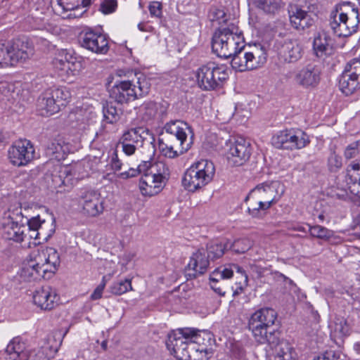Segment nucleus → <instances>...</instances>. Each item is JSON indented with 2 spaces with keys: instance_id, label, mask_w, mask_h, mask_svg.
<instances>
[{
  "instance_id": "obj_28",
  "label": "nucleus",
  "mask_w": 360,
  "mask_h": 360,
  "mask_svg": "<svg viewBox=\"0 0 360 360\" xmlns=\"http://www.w3.org/2000/svg\"><path fill=\"white\" fill-rule=\"evenodd\" d=\"M288 13L291 25L298 31L304 30L314 24L311 15L297 6H291Z\"/></svg>"
},
{
  "instance_id": "obj_27",
  "label": "nucleus",
  "mask_w": 360,
  "mask_h": 360,
  "mask_svg": "<svg viewBox=\"0 0 360 360\" xmlns=\"http://www.w3.org/2000/svg\"><path fill=\"white\" fill-rule=\"evenodd\" d=\"M82 208L89 217H97L103 213V200L100 193L91 191H87L83 196Z\"/></svg>"
},
{
  "instance_id": "obj_56",
  "label": "nucleus",
  "mask_w": 360,
  "mask_h": 360,
  "mask_svg": "<svg viewBox=\"0 0 360 360\" xmlns=\"http://www.w3.org/2000/svg\"><path fill=\"white\" fill-rule=\"evenodd\" d=\"M117 7L116 0H103L100 4L99 11L103 14H110L115 11Z\"/></svg>"
},
{
  "instance_id": "obj_62",
  "label": "nucleus",
  "mask_w": 360,
  "mask_h": 360,
  "mask_svg": "<svg viewBox=\"0 0 360 360\" xmlns=\"http://www.w3.org/2000/svg\"><path fill=\"white\" fill-rule=\"evenodd\" d=\"M134 257V254L131 252H126L124 253L121 259L120 262L122 265H127L129 262H131Z\"/></svg>"
},
{
  "instance_id": "obj_13",
  "label": "nucleus",
  "mask_w": 360,
  "mask_h": 360,
  "mask_svg": "<svg viewBox=\"0 0 360 360\" xmlns=\"http://www.w3.org/2000/svg\"><path fill=\"white\" fill-rule=\"evenodd\" d=\"M34 146L27 139L14 142L8 150V157L11 163L17 167L27 165L34 158Z\"/></svg>"
},
{
  "instance_id": "obj_37",
  "label": "nucleus",
  "mask_w": 360,
  "mask_h": 360,
  "mask_svg": "<svg viewBox=\"0 0 360 360\" xmlns=\"http://www.w3.org/2000/svg\"><path fill=\"white\" fill-rule=\"evenodd\" d=\"M330 36L325 32H320L315 36L313 49L318 57H321L327 53L330 47Z\"/></svg>"
},
{
  "instance_id": "obj_24",
  "label": "nucleus",
  "mask_w": 360,
  "mask_h": 360,
  "mask_svg": "<svg viewBox=\"0 0 360 360\" xmlns=\"http://www.w3.org/2000/svg\"><path fill=\"white\" fill-rule=\"evenodd\" d=\"M32 298L34 304L44 310L53 309L59 301L56 290L51 286H44L36 290Z\"/></svg>"
},
{
  "instance_id": "obj_29",
  "label": "nucleus",
  "mask_w": 360,
  "mask_h": 360,
  "mask_svg": "<svg viewBox=\"0 0 360 360\" xmlns=\"http://www.w3.org/2000/svg\"><path fill=\"white\" fill-rule=\"evenodd\" d=\"M70 151V146L63 137L58 136L47 145L46 153L51 158L58 161L64 160Z\"/></svg>"
},
{
  "instance_id": "obj_21",
  "label": "nucleus",
  "mask_w": 360,
  "mask_h": 360,
  "mask_svg": "<svg viewBox=\"0 0 360 360\" xmlns=\"http://www.w3.org/2000/svg\"><path fill=\"white\" fill-rule=\"evenodd\" d=\"M276 47L279 56L285 62L295 63L302 56V46L297 39H277L276 41Z\"/></svg>"
},
{
  "instance_id": "obj_48",
  "label": "nucleus",
  "mask_w": 360,
  "mask_h": 360,
  "mask_svg": "<svg viewBox=\"0 0 360 360\" xmlns=\"http://www.w3.org/2000/svg\"><path fill=\"white\" fill-rule=\"evenodd\" d=\"M110 292L116 295H122L132 290L131 280L126 278L124 281L114 282L110 287Z\"/></svg>"
},
{
  "instance_id": "obj_2",
  "label": "nucleus",
  "mask_w": 360,
  "mask_h": 360,
  "mask_svg": "<svg viewBox=\"0 0 360 360\" xmlns=\"http://www.w3.org/2000/svg\"><path fill=\"white\" fill-rule=\"evenodd\" d=\"M30 259L23 264L20 277L26 281L49 278L60 265V257L55 248L41 247L32 251Z\"/></svg>"
},
{
  "instance_id": "obj_63",
  "label": "nucleus",
  "mask_w": 360,
  "mask_h": 360,
  "mask_svg": "<svg viewBox=\"0 0 360 360\" xmlns=\"http://www.w3.org/2000/svg\"><path fill=\"white\" fill-rule=\"evenodd\" d=\"M218 283H219V281H210V287L217 294H219L220 295H224L225 291L220 286L217 285Z\"/></svg>"
},
{
  "instance_id": "obj_10",
  "label": "nucleus",
  "mask_w": 360,
  "mask_h": 360,
  "mask_svg": "<svg viewBox=\"0 0 360 360\" xmlns=\"http://www.w3.org/2000/svg\"><path fill=\"white\" fill-rule=\"evenodd\" d=\"M33 54L32 44L25 39H16L10 42L0 41V66H14L25 62Z\"/></svg>"
},
{
  "instance_id": "obj_55",
  "label": "nucleus",
  "mask_w": 360,
  "mask_h": 360,
  "mask_svg": "<svg viewBox=\"0 0 360 360\" xmlns=\"http://www.w3.org/2000/svg\"><path fill=\"white\" fill-rule=\"evenodd\" d=\"M360 151V141L353 142L348 145L344 153L345 158L347 160L355 158Z\"/></svg>"
},
{
  "instance_id": "obj_5",
  "label": "nucleus",
  "mask_w": 360,
  "mask_h": 360,
  "mask_svg": "<svg viewBox=\"0 0 360 360\" xmlns=\"http://www.w3.org/2000/svg\"><path fill=\"white\" fill-rule=\"evenodd\" d=\"M244 47L243 33L233 24L218 29L212 37V49L218 57L230 58Z\"/></svg>"
},
{
  "instance_id": "obj_34",
  "label": "nucleus",
  "mask_w": 360,
  "mask_h": 360,
  "mask_svg": "<svg viewBox=\"0 0 360 360\" xmlns=\"http://www.w3.org/2000/svg\"><path fill=\"white\" fill-rule=\"evenodd\" d=\"M158 148L160 153L165 158H176L189 150V143L186 146H179L178 144H172L169 141H164L159 139Z\"/></svg>"
},
{
  "instance_id": "obj_3",
  "label": "nucleus",
  "mask_w": 360,
  "mask_h": 360,
  "mask_svg": "<svg viewBox=\"0 0 360 360\" xmlns=\"http://www.w3.org/2000/svg\"><path fill=\"white\" fill-rule=\"evenodd\" d=\"M284 186L278 181L258 184L245 198L249 202L247 212L252 218L262 219L265 212L284 193Z\"/></svg>"
},
{
  "instance_id": "obj_31",
  "label": "nucleus",
  "mask_w": 360,
  "mask_h": 360,
  "mask_svg": "<svg viewBox=\"0 0 360 360\" xmlns=\"http://www.w3.org/2000/svg\"><path fill=\"white\" fill-rule=\"evenodd\" d=\"M29 229L24 225H20L13 221H9L4 225L3 231L4 237L18 243L26 240L29 238Z\"/></svg>"
},
{
  "instance_id": "obj_23",
  "label": "nucleus",
  "mask_w": 360,
  "mask_h": 360,
  "mask_svg": "<svg viewBox=\"0 0 360 360\" xmlns=\"http://www.w3.org/2000/svg\"><path fill=\"white\" fill-rule=\"evenodd\" d=\"M91 0H57L55 11L63 18H75L81 17L86 10L77 13L80 7L86 8L91 4Z\"/></svg>"
},
{
  "instance_id": "obj_41",
  "label": "nucleus",
  "mask_w": 360,
  "mask_h": 360,
  "mask_svg": "<svg viewBox=\"0 0 360 360\" xmlns=\"http://www.w3.org/2000/svg\"><path fill=\"white\" fill-rule=\"evenodd\" d=\"M75 174L72 173V168L68 166H58V174L52 175L53 186L55 188L60 187L63 185H66L71 180L72 176Z\"/></svg>"
},
{
  "instance_id": "obj_57",
  "label": "nucleus",
  "mask_w": 360,
  "mask_h": 360,
  "mask_svg": "<svg viewBox=\"0 0 360 360\" xmlns=\"http://www.w3.org/2000/svg\"><path fill=\"white\" fill-rule=\"evenodd\" d=\"M209 17L212 22H217L218 25H221L226 20L225 12L219 8L212 9L210 12Z\"/></svg>"
},
{
  "instance_id": "obj_6",
  "label": "nucleus",
  "mask_w": 360,
  "mask_h": 360,
  "mask_svg": "<svg viewBox=\"0 0 360 360\" xmlns=\"http://www.w3.org/2000/svg\"><path fill=\"white\" fill-rule=\"evenodd\" d=\"M215 174V167L212 162L200 160L188 168L182 179L185 189L195 192L212 181Z\"/></svg>"
},
{
  "instance_id": "obj_58",
  "label": "nucleus",
  "mask_w": 360,
  "mask_h": 360,
  "mask_svg": "<svg viewBox=\"0 0 360 360\" xmlns=\"http://www.w3.org/2000/svg\"><path fill=\"white\" fill-rule=\"evenodd\" d=\"M150 15L152 17L161 18L162 15V6L159 1H153L148 6Z\"/></svg>"
},
{
  "instance_id": "obj_53",
  "label": "nucleus",
  "mask_w": 360,
  "mask_h": 360,
  "mask_svg": "<svg viewBox=\"0 0 360 360\" xmlns=\"http://www.w3.org/2000/svg\"><path fill=\"white\" fill-rule=\"evenodd\" d=\"M157 105L154 102L144 103L141 107V111L143 113V119L146 120H150L155 116L157 113Z\"/></svg>"
},
{
  "instance_id": "obj_39",
  "label": "nucleus",
  "mask_w": 360,
  "mask_h": 360,
  "mask_svg": "<svg viewBox=\"0 0 360 360\" xmlns=\"http://www.w3.org/2000/svg\"><path fill=\"white\" fill-rule=\"evenodd\" d=\"M328 326L330 335L335 338H341L349 335V327L343 317L336 316Z\"/></svg>"
},
{
  "instance_id": "obj_43",
  "label": "nucleus",
  "mask_w": 360,
  "mask_h": 360,
  "mask_svg": "<svg viewBox=\"0 0 360 360\" xmlns=\"http://www.w3.org/2000/svg\"><path fill=\"white\" fill-rule=\"evenodd\" d=\"M148 174L166 183L169 176V169L165 162L158 161L153 163Z\"/></svg>"
},
{
  "instance_id": "obj_4",
  "label": "nucleus",
  "mask_w": 360,
  "mask_h": 360,
  "mask_svg": "<svg viewBox=\"0 0 360 360\" xmlns=\"http://www.w3.org/2000/svg\"><path fill=\"white\" fill-rule=\"evenodd\" d=\"M359 24V11L349 1L335 6L330 15V26L338 37H348L357 31Z\"/></svg>"
},
{
  "instance_id": "obj_52",
  "label": "nucleus",
  "mask_w": 360,
  "mask_h": 360,
  "mask_svg": "<svg viewBox=\"0 0 360 360\" xmlns=\"http://www.w3.org/2000/svg\"><path fill=\"white\" fill-rule=\"evenodd\" d=\"M349 75L360 80V58H354L349 60L345 67Z\"/></svg>"
},
{
  "instance_id": "obj_50",
  "label": "nucleus",
  "mask_w": 360,
  "mask_h": 360,
  "mask_svg": "<svg viewBox=\"0 0 360 360\" xmlns=\"http://www.w3.org/2000/svg\"><path fill=\"white\" fill-rule=\"evenodd\" d=\"M309 233L314 238L327 240L333 236V232L323 226H309Z\"/></svg>"
},
{
  "instance_id": "obj_61",
  "label": "nucleus",
  "mask_w": 360,
  "mask_h": 360,
  "mask_svg": "<svg viewBox=\"0 0 360 360\" xmlns=\"http://www.w3.org/2000/svg\"><path fill=\"white\" fill-rule=\"evenodd\" d=\"M120 145L122 146L123 153L128 156L134 155L136 150L139 148V147L134 145H129V143H120Z\"/></svg>"
},
{
  "instance_id": "obj_49",
  "label": "nucleus",
  "mask_w": 360,
  "mask_h": 360,
  "mask_svg": "<svg viewBox=\"0 0 360 360\" xmlns=\"http://www.w3.org/2000/svg\"><path fill=\"white\" fill-rule=\"evenodd\" d=\"M206 251V255L210 259H214L221 257L224 253V246L221 243L217 242H211L207 246Z\"/></svg>"
},
{
  "instance_id": "obj_33",
  "label": "nucleus",
  "mask_w": 360,
  "mask_h": 360,
  "mask_svg": "<svg viewBox=\"0 0 360 360\" xmlns=\"http://www.w3.org/2000/svg\"><path fill=\"white\" fill-rule=\"evenodd\" d=\"M37 110L42 116H50L60 110L58 103H56L49 89L44 91L39 97Z\"/></svg>"
},
{
  "instance_id": "obj_16",
  "label": "nucleus",
  "mask_w": 360,
  "mask_h": 360,
  "mask_svg": "<svg viewBox=\"0 0 360 360\" xmlns=\"http://www.w3.org/2000/svg\"><path fill=\"white\" fill-rule=\"evenodd\" d=\"M80 44L82 47L96 54H105L109 50L106 35L92 30H86L81 34Z\"/></svg>"
},
{
  "instance_id": "obj_8",
  "label": "nucleus",
  "mask_w": 360,
  "mask_h": 360,
  "mask_svg": "<svg viewBox=\"0 0 360 360\" xmlns=\"http://www.w3.org/2000/svg\"><path fill=\"white\" fill-rule=\"evenodd\" d=\"M150 88L148 79L141 76L136 82L124 80L115 84L110 90V97L118 103H127L147 95Z\"/></svg>"
},
{
  "instance_id": "obj_47",
  "label": "nucleus",
  "mask_w": 360,
  "mask_h": 360,
  "mask_svg": "<svg viewBox=\"0 0 360 360\" xmlns=\"http://www.w3.org/2000/svg\"><path fill=\"white\" fill-rule=\"evenodd\" d=\"M103 121L109 124L117 122L120 120V113L117 109L110 103L103 106Z\"/></svg>"
},
{
  "instance_id": "obj_59",
  "label": "nucleus",
  "mask_w": 360,
  "mask_h": 360,
  "mask_svg": "<svg viewBox=\"0 0 360 360\" xmlns=\"http://www.w3.org/2000/svg\"><path fill=\"white\" fill-rule=\"evenodd\" d=\"M108 165L110 166V169L114 172V173H116L117 172L121 170L122 167V162L119 159L116 151L113 152Z\"/></svg>"
},
{
  "instance_id": "obj_60",
  "label": "nucleus",
  "mask_w": 360,
  "mask_h": 360,
  "mask_svg": "<svg viewBox=\"0 0 360 360\" xmlns=\"http://www.w3.org/2000/svg\"><path fill=\"white\" fill-rule=\"evenodd\" d=\"M105 285H106L105 277L103 276V279L101 281V283L96 288V289L94 290V292L91 295V299L93 300H96L101 298L103 290L105 287Z\"/></svg>"
},
{
  "instance_id": "obj_7",
  "label": "nucleus",
  "mask_w": 360,
  "mask_h": 360,
  "mask_svg": "<svg viewBox=\"0 0 360 360\" xmlns=\"http://www.w3.org/2000/svg\"><path fill=\"white\" fill-rule=\"evenodd\" d=\"M277 319V313L271 308L265 307L255 311L248 320V329L252 332L255 341L266 344L270 333H279L271 330Z\"/></svg>"
},
{
  "instance_id": "obj_38",
  "label": "nucleus",
  "mask_w": 360,
  "mask_h": 360,
  "mask_svg": "<svg viewBox=\"0 0 360 360\" xmlns=\"http://www.w3.org/2000/svg\"><path fill=\"white\" fill-rule=\"evenodd\" d=\"M283 5L281 0H250L249 6L266 13H275Z\"/></svg>"
},
{
  "instance_id": "obj_54",
  "label": "nucleus",
  "mask_w": 360,
  "mask_h": 360,
  "mask_svg": "<svg viewBox=\"0 0 360 360\" xmlns=\"http://www.w3.org/2000/svg\"><path fill=\"white\" fill-rule=\"evenodd\" d=\"M342 158L335 152H332L328 159V169L332 172H338L342 167Z\"/></svg>"
},
{
  "instance_id": "obj_44",
  "label": "nucleus",
  "mask_w": 360,
  "mask_h": 360,
  "mask_svg": "<svg viewBox=\"0 0 360 360\" xmlns=\"http://www.w3.org/2000/svg\"><path fill=\"white\" fill-rule=\"evenodd\" d=\"M347 177L349 181L347 184H358L359 188L356 192V195L360 198V162H352L349 164L347 169Z\"/></svg>"
},
{
  "instance_id": "obj_32",
  "label": "nucleus",
  "mask_w": 360,
  "mask_h": 360,
  "mask_svg": "<svg viewBox=\"0 0 360 360\" xmlns=\"http://www.w3.org/2000/svg\"><path fill=\"white\" fill-rule=\"evenodd\" d=\"M246 64L248 70H252L261 68L266 62L267 53L263 46H255L250 51H246Z\"/></svg>"
},
{
  "instance_id": "obj_18",
  "label": "nucleus",
  "mask_w": 360,
  "mask_h": 360,
  "mask_svg": "<svg viewBox=\"0 0 360 360\" xmlns=\"http://www.w3.org/2000/svg\"><path fill=\"white\" fill-rule=\"evenodd\" d=\"M164 130L167 136L166 140L170 141L175 138L179 146H186L189 143V149L191 148L193 142L191 139L188 140V136L192 134L193 132L186 122L181 120L171 121L165 125Z\"/></svg>"
},
{
  "instance_id": "obj_19",
  "label": "nucleus",
  "mask_w": 360,
  "mask_h": 360,
  "mask_svg": "<svg viewBox=\"0 0 360 360\" xmlns=\"http://www.w3.org/2000/svg\"><path fill=\"white\" fill-rule=\"evenodd\" d=\"M266 343L271 350L270 360H296L292 347L288 341L280 339L279 333H270Z\"/></svg>"
},
{
  "instance_id": "obj_51",
  "label": "nucleus",
  "mask_w": 360,
  "mask_h": 360,
  "mask_svg": "<svg viewBox=\"0 0 360 360\" xmlns=\"http://www.w3.org/2000/svg\"><path fill=\"white\" fill-rule=\"evenodd\" d=\"M252 246V242L248 238H241L235 240L232 249L238 253H244Z\"/></svg>"
},
{
  "instance_id": "obj_25",
  "label": "nucleus",
  "mask_w": 360,
  "mask_h": 360,
  "mask_svg": "<svg viewBox=\"0 0 360 360\" xmlns=\"http://www.w3.org/2000/svg\"><path fill=\"white\" fill-rule=\"evenodd\" d=\"M49 223L41 219L39 215L33 217L27 220V231L29 238L34 239L47 240L54 233L53 227L49 229Z\"/></svg>"
},
{
  "instance_id": "obj_35",
  "label": "nucleus",
  "mask_w": 360,
  "mask_h": 360,
  "mask_svg": "<svg viewBox=\"0 0 360 360\" xmlns=\"http://www.w3.org/2000/svg\"><path fill=\"white\" fill-rule=\"evenodd\" d=\"M339 87L340 91L345 95H351L360 88V80L352 75H349L344 70L339 80Z\"/></svg>"
},
{
  "instance_id": "obj_17",
  "label": "nucleus",
  "mask_w": 360,
  "mask_h": 360,
  "mask_svg": "<svg viewBox=\"0 0 360 360\" xmlns=\"http://www.w3.org/2000/svg\"><path fill=\"white\" fill-rule=\"evenodd\" d=\"M234 271L240 276V280L236 283V288L234 290V294L241 293L244 288L248 286V277L243 269L237 264L217 268L211 273L210 281H219L220 280L231 278L233 275Z\"/></svg>"
},
{
  "instance_id": "obj_14",
  "label": "nucleus",
  "mask_w": 360,
  "mask_h": 360,
  "mask_svg": "<svg viewBox=\"0 0 360 360\" xmlns=\"http://www.w3.org/2000/svg\"><path fill=\"white\" fill-rule=\"evenodd\" d=\"M226 150L229 163L234 166L242 165L249 159L251 154L250 143L242 137L226 141Z\"/></svg>"
},
{
  "instance_id": "obj_42",
  "label": "nucleus",
  "mask_w": 360,
  "mask_h": 360,
  "mask_svg": "<svg viewBox=\"0 0 360 360\" xmlns=\"http://www.w3.org/2000/svg\"><path fill=\"white\" fill-rule=\"evenodd\" d=\"M49 90L54 97L60 108L61 106H65L71 98L70 91L65 86L52 87L49 88Z\"/></svg>"
},
{
  "instance_id": "obj_9",
  "label": "nucleus",
  "mask_w": 360,
  "mask_h": 360,
  "mask_svg": "<svg viewBox=\"0 0 360 360\" xmlns=\"http://www.w3.org/2000/svg\"><path fill=\"white\" fill-rule=\"evenodd\" d=\"M199 87L205 91L214 90L222 86L229 78V68L210 61L200 65L195 71Z\"/></svg>"
},
{
  "instance_id": "obj_1",
  "label": "nucleus",
  "mask_w": 360,
  "mask_h": 360,
  "mask_svg": "<svg viewBox=\"0 0 360 360\" xmlns=\"http://www.w3.org/2000/svg\"><path fill=\"white\" fill-rule=\"evenodd\" d=\"M203 339L200 331L195 328H179L168 335L166 345L179 360H208L212 351L200 345Z\"/></svg>"
},
{
  "instance_id": "obj_20",
  "label": "nucleus",
  "mask_w": 360,
  "mask_h": 360,
  "mask_svg": "<svg viewBox=\"0 0 360 360\" xmlns=\"http://www.w3.org/2000/svg\"><path fill=\"white\" fill-rule=\"evenodd\" d=\"M210 265V260L205 249L201 248L192 254L186 266L185 274L187 279H193L203 275Z\"/></svg>"
},
{
  "instance_id": "obj_26",
  "label": "nucleus",
  "mask_w": 360,
  "mask_h": 360,
  "mask_svg": "<svg viewBox=\"0 0 360 360\" xmlns=\"http://www.w3.org/2000/svg\"><path fill=\"white\" fill-rule=\"evenodd\" d=\"M320 79L319 70L312 65H308L298 70L294 77V82L304 88L314 87Z\"/></svg>"
},
{
  "instance_id": "obj_36",
  "label": "nucleus",
  "mask_w": 360,
  "mask_h": 360,
  "mask_svg": "<svg viewBox=\"0 0 360 360\" xmlns=\"http://www.w3.org/2000/svg\"><path fill=\"white\" fill-rule=\"evenodd\" d=\"M25 344L21 342L18 337L13 338L6 348V354L11 360L20 359L24 360L27 354L24 352Z\"/></svg>"
},
{
  "instance_id": "obj_40",
  "label": "nucleus",
  "mask_w": 360,
  "mask_h": 360,
  "mask_svg": "<svg viewBox=\"0 0 360 360\" xmlns=\"http://www.w3.org/2000/svg\"><path fill=\"white\" fill-rule=\"evenodd\" d=\"M58 350V346L44 345L37 351L31 352L24 360H50Z\"/></svg>"
},
{
  "instance_id": "obj_22",
  "label": "nucleus",
  "mask_w": 360,
  "mask_h": 360,
  "mask_svg": "<svg viewBox=\"0 0 360 360\" xmlns=\"http://www.w3.org/2000/svg\"><path fill=\"white\" fill-rule=\"evenodd\" d=\"M124 139L141 142L146 145V153L149 158L155 153V138L148 129L143 127L132 128L125 131L122 137Z\"/></svg>"
},
{
  "instance_id": "obj_11",
  "label": "nucleus",
  "mask_w": 360,
  "mask_h": 360,
  "mask_svg": "<svg viewBox=\"0 0 360 360\" xmlns=\"http://www.w3.org/2000/svg\"><path fill=\"white\" fill-rule=\"evenodd\" d=\"M271 141L275 148L288 150H300L310 142L308 135L296 128L280 130L273 135Z\"/></svg>"
},
{
  "instance_id": "obj_15",
  "label": "nucleus",
  "mask_w": 360,
  "mask_h": 360,
  "mask_svg": "<svg viewBox=\"0 0 360 360\" xmlns=\"http://www.w3.org/2000/svg\"><path fill=\"white\" fill-rule=\"evenodd\" d=\"M71 127L85 131L96 122L97 115L93 106L83 105L74 109L68 116Z\"/></svg>"
},
{
  "instance_id": "obj_64",
  "label": "nucleus",
  "mask_w": 360,
  "mask_h": 360,
  "mask_svg": "<svg viewBox=\"0 0 360 360\" xmlns=\"http://www.w3.org/2000/svg\"><path fill=\"white\" fill-rule=\"evenodd\" d=\"M334 356V354L332 351L325 352L322 356H318L319 360H333L332 357Z\"/></svg>"
},
{
  "instance_id": "obj_12",
  "label": "nucleus",
  "mask_w": 360,
  "mask_h": 360,
  "mask_svg": "<svg viewBox=\"0 0 360 360\" xmlns=\"http://www.w3.org/2000/svg\"><path fill=\"white\" fill-rule=\"evenodd\" d=\"M53 66L58 75L64 81H69L77 75L81 69L82 63L67 49L58 51L53 60Z\"/></svg>"
},
{
  "instance_id": "obj_45",
  "label": "nucleus",
  "mask_w": 360,
  "mask_h": 360,
  "mask_svg": "<svg viewBox=\"0 0 360 360\" xmlns=\"http://www.w3.org/2000/svg\"><path fill=\"white\" fill-rule=\"evenodd\" d=\"M153 164L148 161H144L142 164H140L136 169L130 168L129 170L124 172H121L118 174V177L123 179L136 176L141 173L143 174L150 172V167Z\"/></svg>"
},
{
  "instance_id": "obj_30",
  "label": "nucleus",
  "mask_w": 360,
  "mask_h": 360,
  "mask_svg": "<svg viewBox=\"0 0 360 360\" xmlns=\"http://www.w3.org/2000/svg\"><path fill=\"white\" fill-rule=\"evenodd\" d=\"M165 184L164 181L146 173L139 181V189L143 195L150 197L159 193Z\"/></svg>"
},
{
  "instance_id": "obj_46",
  "label": "nucleus",
  "mask_w": 360,
  "mask_h": 360,
  "mask_svg": "<svg viewBox=\"0 0 360 360\" xmlns=\"http://www.w3.org/2000/svg\"><path fill=\"white\" fill-rule=\"evenodd\" d=\"M243 49H239V50L235 54H233L231 58V65L233 68L236 69L238 71L243 72L248 70V67L246 64V51H245Z\"/></svg>"
}]
</instances>
